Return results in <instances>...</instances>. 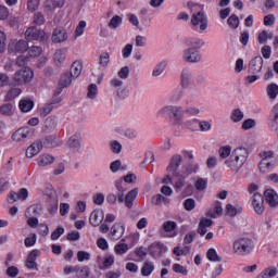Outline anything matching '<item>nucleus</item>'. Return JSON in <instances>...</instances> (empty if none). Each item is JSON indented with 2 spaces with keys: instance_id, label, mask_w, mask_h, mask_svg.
Returning a JSON list of instances; mask_svg holds the SVG:
<instances>
[{
  "instance_id": "a211bd4d",
  "label": "nucleus",
  "mask_w": 278,
  "mask_h": 278,
  "mask_svg": "<svg viewBox=\"0 0 278 278\" xmlns=\"http://www.w3.org/2000/svg\"><path fill=\"white\" fill-rule=\"evenodd\" d=\"M125 233V226L121 223H115L110 232L111 240H121Z\"/></svg>"
},
{
  "instance_id": "9d476101",
  "label": "nucleus",
  "mask_w": 278,
  "mask_h": 278,
  "mask_svg": "<svg viewBox=\"0 0 278 278\" xmlns=\"http://www.w3.org/2000/svg\"><path fill=\"white\" fill-rule=\"evenodd\" d=\"M51 40L54 45H61L68 40V31L64 27H56L52 31Z\"/></svg>"
},
{
  "instance_id": "338daca9",
  "label": "nucleus",
  "mask_w": 278,
  "mask_h": 278,
  "mask_svg": "<svg viewBox=\"0 0 278 278\" xmlns=\"http://www.w3.org/2000/svg\"><path fill=\"white\" fill-rule=\"evenodd\" d=\"M111 151L118 154L121 151H123V146L118 141L111 142Z\"/></svg>"
},
{
  "instance_id": "2eb2a0df",
  "label": "nucleus",
  "mask_w": 278,
  "mask_h": 278,
  "mask_svg": "<svg viewBox=\"0 0 278 278\" xmlns=\"http://www.w3.org/2000/svg\"><path fill=\"white\" fill-rule=\"evenodd\" d=\"M38 255H40V250H33L28 253L25 263L26 268H28L29 270H38V263H36V260H38Z\"/></svg>"
},
{
  "instance_id": "79ce46f5",
  "label": "nucleus",
  "mask_w": 278,
  "mask_h": 278,
  "mask_svg": "<svg viewBox=\"0 0 278 278\" xmlns=\"http://www.w3.org/2000/svg\"><path fill=\"white\" fill-rule=\"evenodd\" d=\"M76 276L78 278H88V277H90V267H88V266L79 267L78 266V270H76Z\"/></svg>"
},
{
  "instance_id": "a19ab883",
  "label": "nucleus",
  "mask_w": 278,
  "mask_h": 278,
  "mask_svg": "<svg viewBox=\"0 0 278 278\" xmlns=\"http://www.w3.org/2000/svg\"><path fill=\"white\" fill-rule=\"evenodd\" d=\"M270 168H273V164L266 159H262V161L258 163V169L261 173H268Z\"/></svg>"
},
{
  "instance_id": "f3484780",
  "label": "nucleus",
  "mask_w": 278,
  "mask_h": 278,
  "mask_svg": "<svg viewBox=\"0 0 278 278\" xmlns=\"http://www.w3.org/2000/svg\"><path fill=\"white\" fill-rule=\"evenodd\" d=\"M103 218H105V214L102 210H94L89 217V223L92 227H99L101 223H103Z\"/></svg>"
},
{
  "instance_id": "412c9836",
  "label": "nucleus",
  "mask_w": 278,
  "mask_h": 278,
  "mask_svg": "<svg viewBox=\"0 0 278 278\" xmlns=\"http://www.w3.org/2000/svg\"><path fill=\"white\" fill-rule=\"evenodd\" d=\"M42 151V141H35L26 149V157H35Z\"/></svg>"
},
{
  "instance_id": "c756f323",
  "label": "nucleus",
  "mask_w": 278,
  "mask_h": 278,
  "mask_svg": "<svg viewBox=\"0 0 278 278\" xmlns=\"http://www.w3.org/2000/svg\"><path fill=\"white\" fill-rule=\"evenodd\" d=\"M0 114L2 116H13L14 115V104L4 103L0 105Z\"/></svg>"
},
{
  "instance_id": "3c124183",
  "label": "nucleus",
  "mask_w": 278,
  "mask_h": 278,
  "mask_svg": "<svg viewBox=\"0 0 278 278\" xmlns=\"http://www.w3.org/2000/svg\"><path fill=\"white\" fill-rule=\"evenodd\" d=\"M164 68H166V63L165 62L159 63L152 72L153 77H160V75L164 73Z\"/></svg>"
},
{
  "instance_id": "5701e85b",
  "label": "nucleus",
  "mask_w": 278,
  "mask_h": 278,
  "mask_svg": "<svg viewBox=\"0 0 278 278\" xmlns=\"http://www.w3.org/2000/svg\"><path fill=\"white\" fill-rule=\"evenodd\" d=\"M136 197H138V189L137 188L130 190L126 194V197H125V205H126V207H128L129 210H131V207H134V201H136Z\"/></svg>"
},
{
  "instance_id": "473e14b6",
  "label": "nucleus",
  "mask_w": 278,
  "mask_h": 278,
  "mask_svg": "<svg viewBox=\"0 0 278 278\" xmlns=\"http://www.w3.org/2000/svg\"><path fill=\"white\" fill-rule=\"evenodd\" d=\"M181 168L182 175H185V177H188L189 175H192V173H197V170H199V164H188L184 165Z\"/></svg>"
},
{
  "instance_id": "a878e982",
  "label": "nucleus",
  "mask_w": 278,
  "mask_h": 278,
  "mask_svg": "<svg viewBox=\"0 0 278 278\" xmlns=\"http://www.w3.org/2000/svg\"><path fill=\"white\" fill-rule=\"evenodd\" d=\"M45 147H51L55 149V147H60V140L58 139V135H50L45 137L43 139Z\"/></svg>"
},
{
  "instance_id": "603ef678",
  "label": "nucleus",
  "mask_w": 278,
  "mask_h": 278,
  "mask_svg": "<svg viewBox=\"0 0 278 278\" xmlns=\"http://www.w3.org/2000/svg\"><path fill=\"white\" fill-rule=\"evenodd\" d=\"M184 207H185V210H187V212H192V210H194V207H197V202H194V199L189 198V199L185 200Z\"/></svg>"
},
{
  "instance_id": "4468645a",
  "label": "nucleus",
  "mask_w": 278,
  "mask_h": 278,
  "mask_svg": "<svg viewBox=\"0 0 278 278\" xmlns=\"http://www.w3.org/2000/svg\"><path fill=\"white\" fill-rule=\"evenodd\" d=\"M264 67V59L262 56L253 58L249 63V73L252 75H257V73H262V68Z\"/></svg>"
},
{
  "instance_id": "f257e3e1",
  "label": "nucleus",
  "mask_w": 278,
  "mask_h": 278,
  "mask_svg": "<svg viewBox=\"0 0 278 278\" xmlns=\"http://www.w3.org/2000/svg\"><path fill=\"white\" fill-rule=\"evenodd\" d=\"M249 160V149L239 147L235 149L231 155L225 160L224 164L227 168H230L232 173H240V168L247 164Z\"/></svg>"
},
{
  "instance_id": "4be33fe9",
  "label": "nucleus",
  "mask_w": 278,
  "mask_h": 278,
  "mask_svg": "<svg viewBox=\"0 0 278 278\" xmlns=\"http://www.w3.org/2000/svg\"><path fill=\"white\" fill-rule=\"evenodd\" d=\"M66 0H46L45 10L46 12H53L56 8H64Z\"/></svg>"
},
{
  "instance_id": "6ab92c4d",
  "label": "nucleus",
  "mask_w": 278,
  "mask_h": 278,
  "mask_svg": "<svg viewBox=\"0 0 278 278\" xmlns=\"http://www.w3.org/2000/svg\"><path fill=\"white\" fill-rule=\"evenodd\" d=\"M29 134H31L29 127L20 128L12 135V140L14 142H22V140L29 138Z\"/></svg>"
},
{
  "instance_id": "ea45409f",
  "label": "nucleus",
  "mask_w": 278,
  "mask_h": 278,
  "mask_svg": "<svg viewBox=\"0 0 278 278\" xmlns=\"http://www.w3.org/2000/svg\"><path fill=\"white\" fill-rule=\"evenodd\" d=\"M21 92H22L21 88H13L7 92V96L4 99L5 101H14V99H16V97H18Z\"/></svg>"
},
{
  "instance_id": "f03ea898",
  "label": "nucleus",
  "mask_w": 278,
  "mask_h": 278,
  "mask_svg": "<svg viewBox=\"0 0 278 278\" xmlns=\"http://www.w3.org/2000/svg\"><path fill=\"white\" fill-rule=\"evenodd\" d=\"M181 162H184V157L180 154H175L172 156L169 165L166 170L169 175H167L163 179V184H173V177H179V166H181Z\"/></svg>"
},
{
  "instance_id": "680f3d73",
  "label": "nucleus",
  "mask_w": 278,
  "mask_h": 278,
  "mask_svg": "<svg viewBox=\"0 0 278 278\" xmlns=\"http://www.w3.org/2000/svg\"><path fill=\"white\" fill-rule=\"evenodd\" d=\"M77 260H78V262H88V260H90V253H88L86 251H78Z\"/></svg>"
},
{
  "instance_id": "39448f33",
  "label": "nucleus",
  "mask_w": 278,
  "mask_h": 278,
  "mask_svg": "<svg viewBox=\"0 0 278 278\" xmlns=\"http://www.w3.org/2000/svg\"><path fill=\"white\" fill-rule=\"evenodd\" d=\"M233 251L238 255H249L253 251V241L249 238H240L233 242Z\"/></svg>"
},
{
  "instance_id": "8fccbe9b",
  "label": "nucleus",
  "mask_w": 278,
  "mask_h": 278,
  "mask_svg": "<svg viewBox=\"0 0 278 278\" xmlns=\"http://www.w3.org/2000/svg\"><path fill=\"white\" fill-rule=\"evenodd\" d=\"M109 64H110V53L103 52L100 55L99 65L102 66L103 68H105V67H108Z\"/></svg>"
},
{
  "instance_id": "37998d69",
  "label": "nucleus",
  "mask_w": 278,
  "mask_h": 278,
  "mask_svg": "<svg viewBox=\"0 0 278 278\" xmlns=\"http://www.w3.org/2000/svg\"><path fill=\"white\" fill-rule=\"evenodd\" d=\"M242 212V207L236 208V206L231 204L226 205V214L233 218L235 216L238 215V213Z\"/></svg>"
},
{
  "instance_id": "13d9d810",
  "label": "nucleus",
  "mask_w": 278,
  "mask_h": 278,
  "mask_svg": "<svg viewBox=\"0 0 278 278\" xmlns=\"http://www.w3.org/2000/svg\"><path fill=\"white\" fill-rule=\"evenodd\" d=\"M27 212H33L35 216H40L42 214V206L40 204H35L28 207Z\"/></svg>"
},
{
  "instance_id": "774afa93",
  "label": "nucleus",
  "mask_w": 278,
  "mask_h": 278,
  "mask_svg": "<svg viewBox=\"0 0 278 278\" xmlns=\"http://www.w3.org/2000/svg\"><path fill=\"white\" fill-rule=\"evenodd\" d=\"M27 62H29V56L20 55L16 59L17 66H25V64H27Z\"/></svg>"
},
{
  "instance_id": "9b49d317",
  "label": "nucleus",
  "mask_w": 278,
  "mask_h": 278,
  "mask_svg": "<svg viewBox=\"0 0 278 278\" xmlns=\"http://www.w3.org/2000/svg\"><path fill=\"white\" fill-rule=\"evenodd\" d=\"M29 50V43L25 39H21L16 42H12L9 45L10 53H25V51Z\"/></svg>"
},
{
  "instance_id": "cd10ccee",
  "label": "nucleus",
  "mask_w": 278,
  "mask_h": 278,
  "mask_svg": "<svg viewBox=\"0 0 278 278\" xmlns=\"http://www.w3.org/2000/svg\"><path fill=\"white\" fill-rule=\"evenodd\" d=\"M277 277V267H267L256 278H273Z\"/></svg>"
},
{
  "instance_id": "49530a36",
  "label": "nucleus",
  "mask_w": 278,
  "mask_h": 278,
  "mask_svg": "<svg viewBox=\"0 0 278 278\" xmlns=\"http://www.w3.org/2000/svg\"><path fill=\"white\" fill-rule=\"evenodd\" d=\"M68 144L71 149H79L81 147L79 136L74 135L68 139Z\"/></svg>"
},
{
  "instance_id": "052dcab7",
  "label": "nucleus",
  "mask_w": 278,
  "mask_h": 278,
  "mask_svg": "<svg viewBox=\"0 0 278 278\" xmlns=\"http://www.w3.org/2000/svg\"><path fill=\"white\" fill-rule=\"evenodd\" d=\"M261 53L263 55V58L265 60H270V55L273 53V50L270 48V46H264L262 49H261Z\"/></svg>"
},
{
  "instance_id": "1a4fd4ad",
  "label": "nucleus",
  "mask_w": 278,
  "mask_h": 278,
  "mask_svg": "<svg viewBox=\"0 0 278 278\" xmlns=\"http://www.w3.org/2000/svg\"><path fill=\"white\" fill-rule=\"evenodd\" d=\"M191 24L193 27L200 25L201 31H205L207 29V17L203 11H199L198 13H193L191 16Z\"/></svg>"
},
{
  "instance_id": "6e6d98bb",
  "label": "nucleus",
  "mask_w": 278,
  "mask_h": 278,
  "mask_svg": "<svg viewBox=\"0 0 278 278\" xmlns=\"http://www.w3.org/2000/svg\"><path fill=\"white\" fill-rule=\"evenodd\" d=\"M30 58H38L42 53V48L38 46H33L28 51Z\"/></svg>"
},
{
  "instance_id": "7c9ffc66",
  "label": "nucleus",
  "mask_w": 278,
  "mask_h": 278,
  "mask_svg": "<svg viewBox=\"0 0 278 278\" xmlns=\"http://www.w3.org/2000/svg\"><path fill=\"white\" fill-rule=\"evenodd\" d=\"M55 162V157L50 154H42L38 159V166H49Z\"/></svg>"
},
{
  "instance_id": "0eeeda50",
  "label": "nucleus",
  "mask_w": 278,
  "mask_h": 278,
  "mask_svg": "<svg viewBox=\"0 0 278 278\" xmlns=\"http://www.w3.org/2000/svg\"><path fill=\"white\" fill-rule=\"evenodd\" d=\"M166 251H168V248L160 241L151 243L148 248L149 255L154 260H157V257H162V255H164Z\"/></svg>"
},
{
  "instance_id": "864d4df0",
  "label": "nucleus",
  "mask_w": 278,
  "mask_h": 278,
  "mask_svg": "<svg viewBox=\"0 0 278 278\" xmlns=\"http://www.w3.org/2000/svg\"><path fill=\"white\" fill-rule=\"evenodd\" d=\"M255 125H257V123L255 122V119L249 118V119H245V121L242 123L241 128L244 129V131H248V129H253V127H255Z\"/></svg>"
},
{
  "instance_id": "2f4dec72",
  "label": "nucleus",
  "mask_w": 278,
  "mask_h": 278,
  "mask_svg": "<svg viewBox=\"0 0 278 278\" xmlns=\"http://www.w3.org/2000/svg\"><path fill=\"white\" fill-rule=\"evenodd\" d=\"M153 270H155V265H153L149 261H146L141 268V275H142V277H149V276H151V273H153Z\"/></svg>"
},
{
  "instance_id": "f8f14e48",
  "label": "nucleus",
  "mask_w": 278,
  "mask_h": 278,
  "mask_svg": "<svg viewBox=\"0 0 278 278\" xmlns=\"http://www.w3.org/2000/svg\"><path fill=\"white\" fill-rule=\"evenodd\" d=\"M73 79L75 78L68 72L64 73L60 78L58 89L54 93L55 97H60V94H62V90H64V88H68V86L73 84Z\"/></svg>"
},
{
  "instance_id": "4d7b16f0",
  "label": "nucleus",
  "mask_w": 278,
  "mask_h": 278,
  "mask_svg": "<svg viewBox=\"0 0 278 278\" xmlns=\"http://www.w3.org/2000/svg\"><path fill=\"white\" fill-rule=\"evenodd\" d=\"M45 22H46V20H45V15H42V13H35L34 14V21H33V23H34V25H45Z\"/></svg>"
},
{
  "instance_id": "f704fd0d",
  "label": "nucleus",
  "mask_w": 278,
  "mask_h": 278,
  "mask_svg": "<svg viewBox=\"0 0 278 278\" xmlns=\"http://www.w3.org/2000/svg\"><path fill=\"white\" fill-rule=\"evenodd\" d=\"M271 129L278 130V103L271 110Z\"/></svg>"
},
{
  "instance_id": "7ed1b4c3",
  "label": "nucleus",
  "mask_w": 278,
  "mask_h": 278,
  "mask_svg": "<svg viewBox=\"0 0 278 278\" xmlns=\"http://www.w3.org/2000/svg\"><path fill=\"white\" fill-rule=\"evenodd\" d=\"M25 38L29 42L37 40V42H40L41 45H45V42L49 40L47 33L36 26H30L26 29Z\"/></svg>"
},
{
  "instance_id": "c85d7f7f",
  "label": "nucleus",
  "mask_w": 278,
  "mask_h": 278,
  "mask_svg": "<svg viewBox=\"0 0 278 278\" xmlns=\"http://www.w3.org/2000/svg\"><path fill=\"white\" fill-rule=\"evenodd\" d=\"M58 127V122L55 121V117L49 116L43 124V131H53Z\"/></svg>"
},
{
  "instance_id": "b1692460",
  "label": "nucleus",
  "mask_w": 278,
  "mask_h": 278,
  "mask_svg": "<svg viewBox=\"0 0 278 278\" xmlns=\"http://www.w3.org/2000/svg\"><path fill=\"white\" fill-rule=\"evenodd\" d=\"M53 60L55 66H58L59 68H61V66H64V62L66 61V53L64 52V50H56Z\"/></svg>"
},
{
  "instance_id": "de8ad7c7",
  "label": "nucleus",
  "mask_w": 278,
  "mask_h": 278,
  "mask_svg": "<svg viewBox=\"0 0 278 278\" xmlns=\"http://www.w3.org/2000/svg\"><path fill=\"white\" fill-rule=\"evenodd\" d=\"M177 229V223L173 220H167L163 224V230H165L166 233H170V231H175Z\"/></svg>"
},
{
  "instance_id": "a18cd8bd",
  "label": "nucleus",
  "mask_w": 278,
  "mask_h": 278,
  "mask_svg": "<svg viewBox=\"0 0 278 278\" xmlns=\"http://www.w3.org/2000/svg\"><path fill=\"white\" fill-rule=\"evenodd\" d=\"M227 23H228L229 27H231L232 29H238V27H240V18L236 14H232L228 18Z\"/></svg>"
},
{
  "instance_id": "bf43d9fd",
  "label": "nucleus",
  "mask_w": 278,
  "mask_h": 278,
  "mask_svg": "<svg viewBox=\"0 0 278 278\" xmlns=\"http://www.w3.org/2000/svg\"><path fill=\"white\" fill-rule=\"evenodd\" d=\"M66 238H67V240H70V242H77V240H79V238H81V235L79 233V231L74 230L72 232H68Z\"/></svg>"
},
{
  "instance_id": "bb28decb",
  "label": "nucleus",
  "mask_w": 278,
  "mask_h": 278,
  "mask_svg": "<svg viewBox=\"0 0 278 278\" xmlns=\"http://www.w3.org/2000/svg\"><path fill=\"white\" fill-rule=\"evenodd\" d=\"M18 106L21 112H24V113L31 112V110H34V101L30 99H22L20 101Z\"/></svg>"
},
{
  "instance_id": "6e6552de",
  "label": "nucleus",
  "mask_w": 278,
  "mask_h": 278,
  "mask_svg": "<svg viewBox=\"0 0 278 278\" xmlns=\"http://www.w3.org/2000/svg\"><path fill=\"white\" fill-rule=\"evenodd\" d=\"M28 197L29 191L27 188H21L18 192L10 191L7 201L8 203L13 204L16 203V201H27Z\"/></svg>"
},
{
  "instance_id": "aec40b11",
  "label": "nucleus",
  "mask_w": 278,
  "mask_h": 278,
  "mask_svg": "<svg viewBox=\"0 0 278 278\" xmlns=\"http://www.w3.org/2000/svg\"><path fill=\"white\" fill-rule=\"evenodd\" d=\"M264 197L266 202L270 207H277L278 205V195L277 192L273 189H267L264 192Z\"/></svg>"
},
{
  "instance_id": "58836bf2",
  "label": "nucleus",
  "mask_w": 278,
  "mask_h": 278,
  "mask_svg": "<svg viewBox=\"0 0 278 278\" xmlns=\"http://www.w3.org/2000/svg\"><path fill=\"white\" fill-rule=\"evenodd\" d=\"M220 160H227L231 155V146L220 147L218 150Z\"/></svg>"
},
{
  "instance_id": "dca6fc26",
  "label": "nucleus",
  "mask_w": 278,
  "mask_h": 278,
  "mask_svg": "<svg viewBox=\"0 0 278 278\" xmlns=\"http://www.w3.org/2000/svg\"><path fill=\"white\" fill-rule=\"evenodd\" d=\"M252 205L256 214H264V195L260 192L253 194Z\"/></svg>"
},
{
  "instance_id": "4c0bfd02",
  "label": "nucleus",
  "mask_w": 278,
  "mask_h": 278,
  "mask_svg": "<svg viewBox=\"0 0 278 278\" xmlns=\"http://www.w3.org/2000/svg\"><path fill=\"white\" fill-rule=\"evenodd\" d=\"M244 118V113L240 109L232 110V113L230 115V119L232 123H240Z\"/></svg>"
},
{
  "instance_id": "0e129e2a",
  "label": "nucleus",
  "mask_w": 278,
  "mask_h": 278,
  "mask_svg": "<svg viewBox=\"0 0 278 278\" xmlns=\"http://www.w3.org/2000/svg\"><path fill=\"white\" fill-rule=\"evenodd\" d=\"M64 233V227H58L52 233H51V240H59L61 236Z\"/></svg>"
},
{
  "instance_id": "e433bc0d",
  "label": "nucleus",
  "mask_w": 278,
  "mask_h": 278,
  "mask_svg": "<svg viewBox=\"0 0 278 278\" xmlns=\"http://www.w3.org/2000/svg\"><path fill=\"white\" fill-rule=\"evenodd\" d=\"M206 257L210 262H223V257L218 255L214 248L208 249L206 252Z\"/></svg>"
},
{
  "instance_id": "423d86ee",
  "label": "nucleus",
  "mask_w": 278,
  "mask_h": 278,
  "mask_svg": "<svg viewBox=\"0 0 278 278\" xmlns=\"http://www.w3.org/2000/svg\"><path fill=\"white\" fill-rule=\"evenodd\" d=\"M34 79V71L30 67H24L15 72L13 81L16 86H24V84H29Z\"/></svg>"
},
{
  "instance_id": "09e8293b",
  "label": "nucleus",
  "mask_w": 278,
  "mask_h": 278,
  "mask_svg": "<svg viewBox=\"0 0 278 278\" xmlns=\"http://www.w3.org/2000/svg\"><path fill=\"white\" fill-rule=\"evenodd\" d=\"M129 251V245L127 243H118L115 245V253L117 255H125Z\"/></svg>"
},
{
  "instance_id": "20e7f679",
  "label": "nucleus",
  "mask_w": 278,
  "mask_h": 278,
  "mask_svg": "<svg viewBox=\"0 0 278 278\" xmlns=\"http://www.w3.org/2000/svg\"><path fill=\"white\" fill-rule=\"evenodd\" d=\"M159 114H161V116L174 118V123L178 125V123H181V118H184V109L181 106L168 105L161 109Z\"/></svg>"
},
{
  "instance_id": "c03bdc74",
  "label": "nucleus",
  "mask_w": 278,
  "mask_h": 278,
  "mask_svg": "<svg viewBox=\"0 0 278 278\" xmlns=\"http://www.w3.org/2000/svg\"><path fill=\"white\" fill-rule=\"evenodd\" d=\"M123 23V17H121V15H114L110 23H109V27L111 29H117V27Z\"/></svg>"
},
{
  "instance_id": "ddd939ff",
  "label": "nucleus",
  "mask_w": 278,
  "mask_h": 278,
  "mask_svg": "<svg viewBox=\"0 0 278 278\" xmlns=\"http://www.w3.org/2000/svg\"><path fill=\"white\" fill-rule=\"evenodd\" d=\"M182 60L189 63L201 62V54L197 48H189L184 51Z\"/></svg>"
},
{
  "instance_id": "69168bd1",
  "label": "nucleus",
  "mask_w": 278,
  "mask_h": 278,
  "mask_svg": "<svg viewBox=\"0 0 278 278\" xmlns=\"http://www.w3.org/2000/svg\"><path fill=\"white\" fill-rule=\"evenodd\" d=\"M87 97L88 99H94L97 97V86L94 84L89 85Z\"/></svg>"
},
{
  "instance_id": "5fc2aeb1",
  "label": "nucleus",
  "mask_w": 278,
  "mask_h": 278,
  "mask_svg": "<svg viewBox=\"0 0 278 278\" xmlns=\"http://www.w3.org/2000/svg\"><path fill=\"white\" fill-rule=\"evenodd\" d=\"M174 273H179L180 275H184L185 277L188 276V269L184 267L181 264H174L173 265Z\"/></svg>"
},
{
  "instance_id": "393cba45",
  "label": "nucleus",
  "mask_w": 278,
  "mask_h": 278,
  "mask_svg": "<svg viewBox=\"0 0 278 278\" xmlns=\"http://www.w3.org/2000/svg\"><path fill=\"white\" fill-rule=\"evenodd\" d=\"M84 68V65L79 61H75L72 66H71V72L70 75L74 78L77 79L79 75H81V71Z\"/></svg>"
},
{
  "instance_id": "c9c22d12",
  "label": "nucleus",
  "mask_w": 278,
  "mask_h": 278,
  "mask_svg": "<svg viewBox=\"0 0 278 278\" xmlns=\"http://www.w3.org/2000/svg\"><path fill=\"white\" fill-rule=\"evenodd\" d=\"M192 77V74L189 70H184L181 73V87L188 88L190 86V78Z\"/></svg>"
},
{
  "instance_id": "72a5a7b5",
  "label": "nucleus",
  "mask_w": 278,
  "mask_h": 278,
  "mask_svg": "<svg viewBox=\"0 0 278 278\" xmlns=\"http://www.w3.org/2000/svg\"><path fill=\"white\" fill-rule=\"evenodd\" d=\"M267 96L269 97V99H277V96H278V85L275 84V83H271L267 86Z\"/></svg>"
},
{
  "instance_id": "e2e57ef3",
  "label": "nucleus",
  "mask_w": 278,
  "mask_h": 278,
  "mask_svg": "<svg viewBox=\"0 0 278 278\" xmlns=\"http://www.w3.org/2000/svg\"><path fill=\"white\" fill-rule=\"evenodd\" d=\"M207 188V180L203 178H199L195 181V190H205Z\"/></svg>"
}]
</instances>
